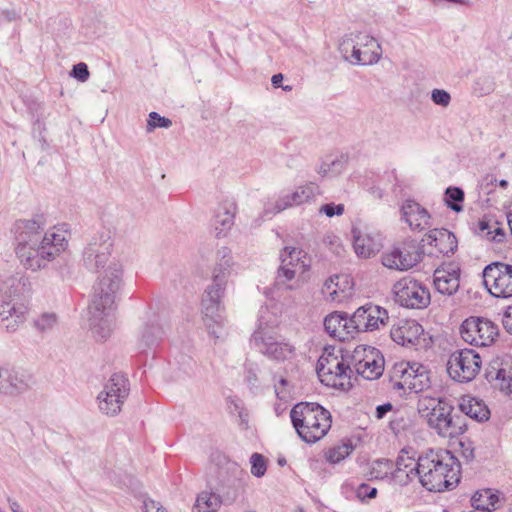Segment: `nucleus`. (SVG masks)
Instances as JSON below:
<instances>
[{"instance_id":"obj_10","label":"nucleus","mask_w":512,"mask_h":512,"mask_svg":"<svg viewBox=\"0 0 512 512\" xmlns=\"http://www.w3.org/2000/svg\"><path fill=\"white\" fill-rule=\"evenodd\" d=\"M341 51L346 60L354 65H372L382 55V49L376 39L368 34L358 33L348 37L341 43Z\"/></svg>"},{"instance_id":"obj_64","label":"nucleus","mask_w":512,"mask_h":512,"mask_svg":"<svg viewBox=\"0 0 512 512\" xmlns=\"http://www.w3.org/2000/svg\"><path fill=\"white\" fill-rule=\"evenodd\" d=\"M507 221H508V225H509V228H510V231H511V234H512V213H509L507 215Z\"/></svg>"},{"instance_id":"obj_55","label":"nucleus","mask_w":512,"mask_h":512,"mask_svg":"<svg viewBox=\"0 0 512 512\" xmlns=\"http://www.w3.org/2000/svg\"><path fill=\"white\" fill-rule=\"evenodd\" d=\"M240 494V484H235L233 487L228 488L227 491H222V496L220 497L222 503L231 504L233 503Z\"/></svg>"},{"instance_id":"obj_17","label":"nucleus","mask_w":512,"mask_h":512,"mask_svg":"<svg viewBox=\"0 0 512 512\" xmlns=\"http://www.w3.org/2000/svg\"><path fill=\"white\" fill-rule=\"evenodd\" d=\"M395 301L403 307L423 309L430 304V292L419 281L404 277L392 288Z\"/></svg>"},{"instance_id":"obj_44","label":"nucleus","mask_w":512,"mask_h":512,"mask_svg":"<svg viewBox=\"0 0 512 512\" xmlns=\"http://www.w3.org/2000/svg\"><path fill=\"white\" fill-rule=\"evenodd\" d=\"M370 474L372 478L379 480H384L390 476L394 477L393 462L388 459L374 461Z\"/></svg>"},{"instance_id":"obj_2","label":"nucleus","mask_w":512,"mask_h":512,"mask_svg":"<svg viewBox=\"0 0 512 512\" xmlns=\"http://www.w3.org/2000/svg\"><path fill=\"white\" fill-rule=\"evenodd\" d=\"M123 286V268L118 262H110L98 277L89 306L90 326L99 340L106 339L114 325V311Z\"/></svg>"},{"instance_id":"obj_39","label":"nucleus","mask_w":512,"mask_h":512,"mask_svg":"<svg viewBox=\"0 0 512 512\" xmlns=\"http://www.w3.org/2000/svg\"><path fill=\"white\" fill-rule=\"evenodd\" d=\"M472 507L479 512H491L498 509L499 497L490 489L477 491L471 498Z\"/></svg>"},{"instance_id":"obj_36","label":"nucleus","mask_w":512,"mask_h":512,"mask_svg":"<svg viewBox=\"0 0 512 512\" xmlns=\"http://www.w3.org/2000/svg\"><path fill=\"white\" fill-rule=\"evenodd\" d=\"M459 409L471 419L482 422L489 419L490 411L486 404L477 398L464 396L460 400Z\"/></svg>"},{"instance_id":"obj_12","label":"nucleus","mask_w":512,"mask_h":512,"mask_svg":"<svg viewBox=\"0 0 512 512\" xmlns=\"http://www.w3.org/2000/svg\"><path fill=\"white\" fill-rule=\"evenodd\" d=\"M319 186L314 182L300 185L291 192L279 194L276 200L267 201L263 212L266 216L275 215L286 209L310 203L320 194Z\"/></svg>"},{"instance_id":"obj_13","label":"nucleus","mask_w":512,"mask_h":512,"mask_svg":"<svg viewBox=\"0 0 512 512\" xmlns=\"http://www.w3.org/2000/svg\"><path fill=\"white\" fill-rule=\"evenodd\" d=\"M129 393L128 380L120 374H113L98 394V407L103 414L117 415Z\"/></svg>"},{"instance_id":"obj_9","label":"nucleus","mask_w":512,"mask_h":512,"mask_svg":"<svg viewBox=\"0 0 512 512\" xmlns=\"http://www.w3.org/2000/svg\"><path fill=\"white\" fill-rule=\"evenodd\" d=\"M390 381L392 387L406 392L419 393L430 387L428 369L421 363L401 361L393 365Z\"/></svg>"},{"instance_id":"obj_20","label":"nucleus","mask_w":512,"mask_h":512,"mask_svg":"<svg viewBox=\"0 0 512 512\" xmlns=\"http://www.w3.org/2000/svg\"><path fill=\"white\" fill-rule=\"evenodd\" d=\"M460 334L462 339L470 345L483 347L495 341L499 330L497 325L489 319L470 317L462 323Z\"/></svg>"},{"instance_id":"obj_6","label":"nucleus","mask_w":512,"mask_h":512,"mask_svg":"<svg viewBox=\"0 0 512 512\" xmlns=\"http://www.w3.org/2000/svg\"><path fill=\"white\" fill-rule=\"evenodd\" d=\"M290 418L299 437L313 444L325 437L331 428V413L315 402L297 403L290 411Z\"/></svg>"},{"instance_id":"obj_34","label":"nucleus","mask_w":512,"mask_h":512,"mask_svg":"<svg viewBox=\"0 0 512 512\" xmlns=\"http://www.w3.org/2000/svg\"><path fill=\"white\" fill-rule=\"evenodd\" d=\"M281 265L289 269L299 270L307 275L310 269V259L305 251L296 247H284L280 253Z\"/></svg>"},{"instance_id":"obj_28","label":"nucleus","mask_w":512,"mask_h":512,"mask_svg":"<svg viewBox=\"0 0 512 512\" xmlns=\"http://www.w3.org/2000/svg\"><path fill=\"white\" fill-rule=\"evenodd\" d=\"M402 220L413 231H423L431 226L430 213L414 200H406L401 206Z\"/></svg>"},{"instance_id":"obj_33","label":"nucleus","mask_w":512,"mask_h":512,"mask_svg":"<svg viewBox=\"0 0 512 512\" xmlns=\"http://www.w3.org/2000/svg\"><path fill=\"white\" fill-rule=\"evenodd\" d=\"M234 261L232 252L228 247H221L216 252V263L212 271V283L222 284L226 287L227 279L231 274Z\"/></svg>"},{"instance_id":"obj_35","label":"nucleus","mask_w":512,"mask_h":512,"mask_svg":"<svg viewBox=\"0 0 512 512\" xmlns=\"http://www.w3.org/2000/svg\"><path fill=\"white\" fill-rule=\"evenodd\" d=\"M307 281V275L301 274V271L289 269L280 265L277 270L275 286L278 289L297 290Z\"/></svg>"},{"instance_id":"obj_18","label":"nucleus","mask_w":512,"mask_h":512,"mask_svg":"<svg viewBox=\"0 0 512 512\" xmlns=\"http://www.w3.org/2000/svg\"><path fill=\"white\" fill-rule=\"evenodd\" d=\"M422 260V252L414 240L405 241L381 255L384 267L396 271H408Z\"/></svg>"},{"instance_id":"obj_49","label":"nucleus","mask_w":512,"mask_h":512,"mask_svg":"<svg viewBox=\"0 0 512 512\" xmlns=\"http://www.w3.org/2000/svg\"><path fill=\"white\" fill-rule=\"evenodd\" d=\"M505 371L506 369L501 367V363L498 360L493 361L486 370V379L495 385L500 377L504 375Z\"/></svg>"},{"instance_id":"obj_53","label":"nucleus","mask_w":512,"mask_h":512,"mask_svg":"<svg viewBox=\"0 0 512 512\" xmlns=\"http://www.w3.org/2000/svg\"><path fill=\"white\" fill-rule=\"evenodd\" d=\"M495 387H498L501 391L506 394L512 393V375L510 371H505L504 375L495 383Z\"/></svg>"},{"instance_id":"obj_21","label":"nucleus","mask_w":512,"mask_h":512,"mask_svg":"<svg viewBox=\"0 0 512 512\" xmlns=\"http://www.w3.org/2000/svg\"><path fill=\"white\" fill-rule=\"evenodd\" d=\"M352 324L355 335L359 332H370L380 329L388 322L389 316L386 309L374 305L366 304L359 307L352 315Z\"/></svg>"},{"instance_id":"obj_31","label":"nucleus","mask_w":512,"mask_h":512,"mask_svg":"<svg viewBox=\"0 0 512 512\" xmlns=\"http://www.w3.org/2000/svg\"><path fill=\"white\" fill-rule=\"evenodd\" d=\"M3 383L2 394L14 396L28 390L33 379L26 371L6 367Z\"/></svg>"},{"instance_id":"obj_4","label":"nucleus","mask_w":512,"mask_h":512,"mask_svg":"<svg viewBox=\"0 0 512 512\" xmlns=\"http://www.w3.org/2000/svg\"><path fill=\"white\" fill-rule=\"evenodd\" d=\"M460 462L447 450L429 451L418 458L413 474L421 486L430 492L454 488L460 481Z\"/></svg>"},{"instance_id":"obj_56","label":"nucleus","mask_w":512,"mask_h":512,"mask_svg":"<svg viewBox=\"0 0 512 512\" xmlns=\"http://www.w3.org/2000/svg\"><path fill=\"white\" fill-rule=\"evenodd\" d=\"M502 324L509 334H512V305L508 306L502 317Z\"/></svg>"},{"instance_id":"obj_22","label":"nucleus","mask_w":512,"mask_h":512,"mask_svg":"<svg viewBox=\"0 0 512 512\" xmlns=\"http://www.w3.org/2000/svg\"><path fill=\"white\" fill-rule=\"evenodd\" d=\"M165 330L156 314H150L139 329L136 348L140 352L152 349L160 344Z\"/></svg>"},{"instance_id":"obj_32","label":"nucleus","mask_w":512,"mask_h":512,"mask_svg":"<svg viewBox=\"0 0 512 512\" xmlns=\"http://www.w3.org/2000/svg\"><path fill=\"white\" fill-rule=\"evenodd\" d=\"M423 241L433 246L442 255L453 254L458 244L456 236L444 228L430 230Z\"/></svg>"},{"instance_id":"obj_3","label":"nucleus","mask_w":512,"mask_h":512,"mask_svg":"<svg viewBox=\"0 0 512 512\" xmlns=\"http://www.w3.org/2000/svg\"><path fill=\"white\" fill-rule=\"evenodd\" d=\"M123 286V268L118 262H110L98 277L89 306L90 326L99 340L106 339L114 325V311Z\"/></svg>"},{"instance_id":"obj_37","label":"nucleus","mask_w":512,"mask_h":512,"mask_svg":"<svg viewBox=\"0 0 512 512\" xmlns=\"http://www.w3.org/2000/svg\"><path fill=\"white\" fill-rule=\"evenodd\" d=\"M415 468H418V461L415 463L413 458L399 455L396 460V469L393 470L394 478L399 479L402 484L406 485L417 479L418 474H413Z\"/></svg>"},{"instance_id":"obj_50","label":"nucleus","mask_w":512,"mask_h":512,"mask_svg":"<svg viewBox=\"0 0 512 512\" xmlns=\"http://www.w3.org/2000/svg\"><path fill=\"white\" fill-rule=\"evenodd\" d=\"M431 100L435 105L446 108L451 103V95L444 89H433L431 91Z\"/></svg>"},{"instance_id":"obj_61","label":"nucleus","mask_w":512,"mask_h":512,"mask_svg":"<svg viewBox=\"0 0 512 512\" xmlns=\"http://www.w3.org/2000/svg\"><path fill=\"white\" fill-rule=\"evenodd\" d=\"M283 81V75L281 73L274 74L271 78V83L275 88H278L281 86V83Z\"/></svg>"},{"instance_id":"obj_5","label":"nucleus","mask_w":512,"mask_h":512,"mask_svg":"<svg viewBox=\"0 0 512 512\" xmlns=\"http://www.w3.org/2000/svg\"><path fill=\"white\" fill-rule=\"evenodd\" d=\"M277 317L267 307H261L258 324L250 343L271 361L283 363L296 357L297 349L289 340L276 335Z\"/></svg>"},{"instance_id":"obj_57","label":"nucleus","mask_w":512,"mask_h":512,"mask_svg":"<svg viewBox=\"0 0 512 512\" xmlns=\"http://www.w3.org/2000/svg\"><path fill=\"white\" fill-rule=\"evenodd\" d=\"M144 512H166L160 503L154 500H148L144 502Z\"/></svg>"},{"instance_id":"obj_23","label":"nucleus","mask_w":512,"mask_h":512,"mask_svg":"<svg viewBox=\"0 0 512 512\" xmlns=\"http://www.w3.org/2000/svg\"><path fill=\"white\" fill-rule=\"evenodd\" d=\"M433 278L435 289L443 295L451 296L459 289L460 268L453 262L443 264L434 271Z\"/></svg>"},{"instance_id":"obj_38","label":"nucleus","mask_w":512,"mask_h":512,"mask_svg":"<svg viewBox=\"0 0 512 512\" xmlns=\"http://www.w3.org/2000/svg\"><path fill=\"white\" fill-rule=\"evenodd\" d=\"M349 163L347 154H340L331 160H324L317 168V173L321 177H336L342 174Z\"/></svg>"},{"instance_id":"obj_14","label":"nucleus","mask_w":512,"mask_h":512,"mask_svg":"<svg viewBox=\"0 0 512 512\" xmlns=\"http://www.w3.org/2000/svg\"><path fill=\"white\" fill-rule=\"evenodd\" d=\"M352 370L367 380L379 378L384 371V357L381 352L370 346H357L348 355Z\"/></svg>"},{"instance_id":"obj_1","label":"nucleus","mask_w":512,"mask_h":512,"mask_svg":"<svg viewBox=\"0 0 512 512\" xmlns=\"http://www.w3.org/2000/svg\"><path fill=\"white\" fill-rule=\"evenodd\" d=\"M43 228L35 220H20L15 224V251L27 269L45 268L68 248L70 233L65 225L56 226L42 235Z\"/></svg>"},{"instance_id":"obj_42","label":"nucleus","mask_w":512,"mask_h":512,"mask_svg":"<svg viewBox=\"0 0 512 512\" xmlns=\"http://www.w3.org/2000/svg\"><path fill=\"white\" fill-rule=\"evenodd\" d=\"M353 451V446L350 443H341L330 449L325 453L326 460L331 464H337L344 460Z\"/></svg>"},{"instance_id":"obj_41","label":"nucleus","mask_w":512,"mask_h":512,"mask_svg":"<svg viewBox=\"0 0 512 512\" xmlns=\"http://www.w3.org/2000/svg\"><path fill=\"white\" fill-rule=\"evenodd\" d=\"M476 233L484 239L497 243L502 242L505 238L504 229L500 227L497 222L490 223L485 220L479 221Z\"/></svg>"},{"instance_id":"obj_26","label":"nucleus","mask_w":512,"mask_h":512,"mask_svg":"<svg viewBox=\"0 0 512 512\" xmlns=\"http://www.w3.org/2000/svg\"><path fill=\"white\" fill-rule=\"evenodd\" d=\"M351 233L354 251L358 257L370 258L380 250L378 235L370 231L367 226H353Z\"/></svg>"},{"instance_id":"obj_27","label":"nucleus","mask_w":512,"mask_h":512,"mask_svg":"<svg viewBox=\"0 0 512 512\" xmlns=\"http://www.w3.org/2000/svg\"><path fill=\"white\" fill-rule=\"evenodd\" d=\"M237 205L233 200L226 199L219 203L215 209L212 228L217 238L228 235L235 223Z\"/></svg>"},{"instance_id":"obj_24","label":"nucleus","mask_w":512,"mask_h":512,"mask_svg":"<svg viewBox=\"0 0 512 512\" xmlns=\"http://www.w3.org/2000/svg\"><path fill=\"white\" fill-rule=\"evenodd\" d=\"M26 307L23 304L13 303L0 291V327L9 332L17 330L24 323Z\"/></svg>"},{"instance_id":"obj_11","label":"nucleus","mask_w":512,"mask_h":512,"mask_svg":"<svg viewBox=\"0 0 512 512\" xmlns=\"http://www.w3.org/2000/svg\"><path fill=\"white\" fill-rule=\"evenodd\" d=\"M225 286L222 284L209 285L202 297V314L206 327L210 334L219 339L223 336L225 325V308L222 305V298L225 293Z\"/></svg>"},{"instance_id":"obj_16","label":"nucleus","mask_w":512,"mask_h":512,"mask_svg":"<svg viewBox=\"0 0 512 512\" xmlns=\"http://www.w3.org/2000/svg\"><path fill=\"white\" fill-rule=\"evenodd\" d=\"M481 357L472 349L453 352L447 362V372L451 379L460 383L472 381L481 369Z\"/></svg>"},{"instance_id":"obj_15","label":"nucleus","mask_w":512,"mask_h":512,"mask_svg":"<svg viewBox=\"0 0 512 512\" xmlns=\"http://www.w3.org/2000/svg\"><path fill=\"white\" fill-rule=\"evenodd\" d=\"M113 249V240L109 230L94 234L82 253L83 265L90 271H98L109 262Z\"/></svg>"},{"instance_id":"obj_8","label":"nucleus","mask_w":512,"mask_h":512,"mask_svg":"<svg viewBox=\"0 0 512 512\" xmlns=\"http://www.w3.org/2000/svg\"><path fill=\"white\" fill-rule=\"evenodd\" d=\"M418 410L428 427L442 438H456L465 431L454 421L452 407L440 399H423Z\"/></svg>"},{"instance_id":"obj_60","label":"nucleus","mask_w":512,"mask_h":512,"mask_svg":"<svg viewBox=\"0 0 512 512\" xmlns=\"http://www.w3.org/2000/svg\"><path fill=\"white\" fill-rule=\"evenodd\" d=\"M2 15L8 20V21H14L18 18L17 14L13 10L5 9L2 11Z\"/></svg>"},{"instance_id":"obj_54","label":"nucleus","mask_w":512,"mask_h":512,"mask_svg":"<svg viewBox=\"0 0 512 512\" xmlns=\"http://www.w3.org/2000/svg\"><path fill=\"white\" fill-rule=\"evenodd\" d=\"M71 75L81 82H85L88 80L90 74L87 65L83 62H80L73 66Z\"/></svg>"},{"instance_id":"obj_47","label":"nucleus","mask_w":512,"mask_h":512,"mask_svg":"<svg viewBox=\"0 0 512 512\" xmlns=\"http://www.w3.org/2000/svg\"><path fill=\"white\" fill-rule=\"evenodd\" d=\"M251 473L255 477H262L267 469L266 461L261 454L253 453L250 457Z\"/></svg>"},{"instance_id":"obj_43","label":"nucleus","mask_w":512,"mask_h":512,"mask_svg":"<svg viewBox=\"0 0 512 512\" xmlns=\"http://www.w3.org/2000/svg\"><path fill=\"white\" fill-rule=\"evenodd\" d=\"M464 191L459 187H448L445 191V203L455 212L463 210Z\"/></svg>"},{"instance_id":"obj_46","label":"nucleus","mask_w":512,"mask_h":512,"mask_svg":"<svg viewBox=\"0 0 512 512\" xmlns=\"http://www.w3.org/2000/svg\"><path fill=\"white\" fill-rule=\"evenodd\" d=\"M171 125L172 121L170 119L159 115L157 112H151L148 115L146 131L150 133L156 128H169Z\"/></svg>"},{"instance_id":"obj_40","label":"nucleus","mask_w":512,"mask_h":512,"mask_svg":"<svg viewBox=\"0 0 512 512\" xmlns=\"http://www.w3.org/2000/svg\"><path fill=\"white\" fill-rule=\"evenodd\" d=\"M221 504L220 496L204 491L197 496L193 512H216Z\"/></svg>"},{"instance_id":"obj_63","label":"nucleus","mask_w":512,"mask_h":512,"mask_svg":"<svg viewBox=\"0 0 512 512\" xmlns=\"http://www.w3.org/2000/svg\"><path fill=\"white\" fill-rule=\"evenodd\" d=\"M5 371H6V366H0V394H2V390H3V379H4V374H5Z\"/></svg>"},{"instance_id":"obj_45","label":"nucleus","mask_w":512,"mask_h":512,"mask_svg":"<svg viewBox=\"0 0 512 512\" xmlns=\"http://www.w3.org/2000/svg\"><path fill=\"white\" fill-rule=\"evenodd\" d=\"M494 89V79L488 75L479 76L473 84V93L478 97L489 95L494 91Z\"/></svg>"},{"instance_id":"obj_29","label":"nucleus","mask_w":512,"mask_h":512,"mask_svg":"<svg viewBox=\"0 0 512 512\" xmlns=\"http://www.w3.org/2000/svg\"><path fill=\"white\" fill-rule=\"evenodd\" d=\"M423 327L412 319H400L392 325V340L402 346L415 345L423 334Z\"/></svg>"},{"instance_id":"obj_30","label":"nucleus","mask_w":512,"mask_h":512,"mask_svg":"<svg viewBox=\"0 0 512 512\" xmlns=\"http://www.w3.org/2000/svg\"><path fill=\"white\" fill-rule=\"evenodd\" d=\"M352 324L351 316L347 313L333 312L325 317V331L333 338L339 341H346L355 336V330Z\"/></svg>"},{"instance_id":"obj_25","label":"nucleus","mask_w":512,"mask_h":512,"mask_svg":"<svg viewBox=\"0 0 512 512\" xmlns=\"http://www.w3.org/2000/svg\"><path fill=\"white\" fill-rule=\"evenodd\" d=\"M353 282L346 274L329 277L323 284L322 295L327 301L342 303L352 295Z\"/></svg>"},{"instance_id":"obj_58","label":"nucleus","mask_w":512,"mask_h":512,"mask_svg":"<svg viewBox=\"0 0 512 512\" xmlns=\"http://www.w3.org/2000/svg\"><path fill=\"white\" fill-rule=\"evenodd\" d=\"M392 408H393V406L391 403H385V404L377 406L376 417L378 419L384 418L386 416V414L392 410Z\"/></svg>"},{"instance_id":"obj_48","label":"nucleus","mask_w":512,"mask_h":512,"mask_svg":"<svg viewBox=\"0 0 512 512\" xmlns=\"http://www.w3.org/2000/svg\"><path fill=\"white\" fill-rule=\"evenodd\" d=\"M57 324V316L54 313H44L35 321L36 327L45 332L53 329Z\"/></svg>"},{"instance_id":"obj_7","label":"nucleus","mask_w":512,"mask_h":512,"mask_svg":"<svg viewBox=\"0 0 512 512\" xmlns=\"http://www.w3.org/2000/svg\"><path fill=\"white\" fill-rule=\"evenodd\" d=\"M316 372L328 387L345 390L351 386V360L340 348H325L317 361Z\"/></svg>"},{"instance_id":"obj_19","label":"nucleus","mask_w":512,"mask_h":512,"mask_svg":"<svg viewBox=\"0 0 512 512\" xmlns=\"http://www.w3.org/2000/svg\"><path fill=\"white\" fill-rule=\"evenodd\" d=\"M483 282L489 293L496 298L512 296V265L494 262L483 270Z\"/></svg>"},{"instance_id":"obj_59","label":"nucleus","mask_w":512,"mask_h":512,"mask_svg":"<svg viewBox=\"0 0 512 512\" xmlns=\"http://www.w3.org/2000/svg\"><path fill=\"white\" fill-rule=\"evenodd\" d=\"M287 383H288V382H287V380H286V379L281 378V379L279 380V385H275V392H276L277 396H278L280 399H283V398L285 397L284 395H282V394H283V389H282V388H280V386H281V387H284V386H286V385H287Z\"/></svg>"},{"instance_id":"obj_62","label":"nucleus","mask_w":512,"mask_h":512,"mask_svg":"<svg viewBox=\"0 0 512 512\" xmlns=\"http://www.w3.org/2000/svg\"><path fill=\"white\" fill-rule=\"evenodd\" d=\"M8 503L12 512H23L20 504L16 500L8 498Z\"/></svg>"},{"instance_id":"obj_51","label":"nucleus","mask_w":512,"mask_h":512,"mask_svg":"<svg viewBox=\"0 0 512 512\" xmlns=\"http://www.w3.org/2000/svg\"><path fill=\"white\" fill-rule=\"evenodd\" d=\"M377 496V489L369 484L361 483L356 489V497L364 502L367 499H373Z\"/></svg>"},{"instance_id":"obj_52","label":"nucleus","mask_w":512,"mask_h":512,"mask_svg":"<svg viewBox=\"0 0 512 512\" xmlns=\"http://www.w3.org/2000/svg\"><path fill=\"white\" fill-rule=\"evenodd\" d=\"M319 212L325 214L327 217H333L335 215L340 216L344 213V205L334 203L324 204L320 207Z\"/></svg>"}]
</instances>
